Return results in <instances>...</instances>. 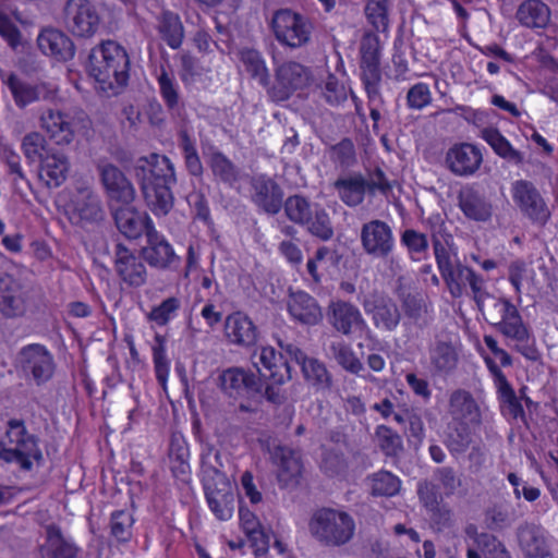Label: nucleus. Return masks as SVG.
<instances>
[{"label":"nucleus","mask_w":558,"mask_h":558,"mask_svg":"<svg viewBox=\"0 0 558 558\" xmlns=\"http://www.w3.org/2000/svg\"><path fill=\"white\" fill-rule=\"evenodd\" d=\"M133 170L147 207L156 216L168 215L174 205L172 187L177 184L173 162L153 153L138 158Z\"/></svg>","instance_id":"nucleus-1"},{"label":"nucleus","mask_w":558,"mask_h":558,"mask_svg":"<svg viewBox=\"0 0 558 558\" xmlns=\"http://www.w3.org/2000/svg\"><path fill=\"white\" fill-rule=\"evenodd\" d=\"M130 59L125 49L112 40L93 48L88 58V73L104 92L118 94L129 81Z\"/></svg>","instance_id":"nucleus-2"},{"label":"nucleus","mask_w":558,"mask_h":558,"mask_svg":"<svg viewBox=\"0 0 558 558\" xmlns=\"http://www.w3.org/2000/svg\"><path fill=\"white\" fill-rule=\"evenodd\" d=\"M308 531L319 544L341 547L354 537L355 521L343 510L323 507L313 512L308 521Z\"/></svg>","instance_id":"nucleus-3"},{"label":"nucleus","mask_w":558,"mask_h":558,"mask_svg":"<svg viewBox=\"0 0 558 558\" xmlns=\"http://www.w3.org/2000/svg\"><path fill=\"white\" fill-rule=\"evenodd\" d=\"M9 445L4 447L0 441V459L5 462H15L24 471H31L34 462L40 465L44 461L43 452L38 446V437L28 433L24 421L12 418L8 422L5 432Z\"/></svg>","instance_id":"nucleus-4"},{"label":"nucleus","mask_w":558,"mask_h":558,"mask_svg":"<svg viewBox=\"0 0 558 558\" xmlns=\"http://www.w3.org/2000/svg\"><path fill=\"white\" fill-rule=\"evenodd\" d=\"M478 308L486 320L506 338L520 342L529 338L530 332L520 312L508 299L486 293L484 303Z\"/></svg>","instance_id":"nucleus-5"},{"label":"nucleus","mask_w":558,"mask_h":558,"mask_svg":"<svg viewBox=\"0 0 558 558\" xmlns=\"http://www.w3.org/2000/svg\"><path fill=\"white\" fill-rule=\"evenodd\" d=\"M270 26L276 39L291 49L307 46L314 31V25L308 17L290 9L276 11Z\"/></svg>","instance_id":"nucleus-6"},{"label":"nucleus","mask_w":558,"mask_h":558,"mask_svg":"<svg viewBox=\"0 0 558 558\" xmlns=\"http://www.w3.org/2000/svg\"><path fill=\"white\" fill-rule=\"evenodd\" d=\"M357 299L375 329L383 332H393L398 329L402 314L391 296L383 291L373 290L367 293L360 292Z\"/></svg>","instance_id":"nucleus-7"},{"label":"nucleus","mask_w":558,"mask_h":558,"mask_svg":"<svg viewBox=\"0 0 558 558\" xmlns=\"http://www.w3.org/2000/svg\"><path fill=\"white\" fill-rule=\"evenodd\" d=\"M312 77L310 68L296 61H283L275 68V82L269 83L267 95L270 100L281 102L308 85Z\"/></svg>","instance_id":"nucleus-8"},{"label":"nucleus","mask_w":558,"mask_h":558,"mask_svg":"<svg viewBox=\"0 0 558 558\" xmlns=\"http://www.w3.org/2000/svg\"><path fill=\"white\" fill-rule=\"evenodd\" d=\"M511 195L521 214L537 227H545L551 217V211L544 197L527 180H517L511 184Z\"/></svg>","instance_id":"nucleus-9"},{"label":"nucleus","mask_w":558,"mask_h":558,"mask_svg":"<svg viewBox=\"0 0 558 558\" xmlns=\"http://www.w3.org/2000/svg\"><path fill=\"white\" fill-rule=\"evenodd\" d=\"M62 24L73 36L90 38L100 26V16L88 0H66L62 10Z\"/></svg>","instance_id":"nucleus-10"},{"label":"nucleus","mask_w":558,"mask_h":558,"mask_svg":"<svg viewBox=\"0 0 558 558\" xmlns=\"http://www.w3.org/2000/svg\"><path fill=\"white\" fill-rule=\"evenodd\" d=\"M19 365L26 379L40 386L49 381L54 374V360L41 344H29L19 353Z\"/></svg>","instance_id":"nucleus-11"},{"label":"nucleus","mask_w":558,"mask_h":558,"mask_svg":"<svg viewBox=\"0 0 558 558\" xmlns=\"http://www.w3.org/2000/svg\"><path fill=\"white\" fill-rule=\"evenodd\" d=\"M113 267L119 279L130 288H140L147 281V268L142 254L121 243L114 247Z\"/></svg>","instance_id":"nucleus-12"},{"label":"nucleus","mask_w":558,"mask_h":558,"mask_svg":"<svg viewBox=\"0 0 558 558\" xmlns=\"http://www.w3.org/2000/svg\"><path fill=\"white\" fill-rule=\"evenodd\" d=\"M360 239L364 252L376 258H388L395 247L391 227L379 219L364 223L361 228Z\"/></svg>","instance_id":"nucleus-13"},{"label":"nucleus","mask_w":558,"mask_h":558,"mask_svg":"<svg viewBox=\"0 0 558 558\" xmlns=\"http://www.w3.org/2000/svg\"><path fill=\"white\" fill-rule=\"evenodd\" d=\"M96 169L105 191L111 199L124 205L134 201L135 189L118 166L107 160H98Z\"/></svg>","instance_id":"nucleus-14"},{"label":"nucleus","mask_w":558,"mask_h":558,"mask_svg":"<svg viewBox=\"0 0 558 558\" xmlns=\"http://www.w3.org/2000/svg\"><path fill=\"white\" fill-rule=\"evenodd\" d=\"M327 320L336 331L345 337L366 328L361 311L354 304L342 300L330 302L327 308Z\"/></svg>","instance_id":"nucleus-15"},{"label":"nucleus","mask_w":558,"mask_h":558,"mask_svg":"<svg viewBox=\"0 0 558 558\" xmlns=\"http://www.w3.org/2000/svg\"><path fill=\"white\" fill-rule=\"evenodd\" d=\"M252 361L260 379L264 378L274 384L283 385L292 378L289 362L281 354H277L271 347H263L259 351L254 352Z\"/></svg>","instance_id":"nucleus-16"},{"label":"nucleus","mask_w":558,"mask_h":558,"mask_svg":"<svg viewBox=\"0 0 558 558\" xmlns=\"http://www.w3.org/2000/svg\"><path fill=\"white\" fill-rule=\"evenodd\" d=\"M251 201L255 206L269 215H276L282 208L283 190L270 177L254 175L250 180Z\"/></svg>","instance_id":"nucleus-17"},{"label":"nucleus","mask_w":558,"mask_h":558,"mask_svg":"<svg viewBox=\"0 0 558 558\" xmlns=\"http://www.w3.org/2000/svg\"><path fill=\"white\" fill-rule=\"evenodd\" d=\"M449 291L453 298L461 296L466 292L468 287L473 293L477 306L484 303L486 292L483 289L484 280L473 269L457 262L456 265L444 277Z\"/></svg>","instance_id":"nucleus-18"},{"label":"nucleus","mask_w":558,"mask_h":558,"mask_svg":"<svg viewBox=\"0 0 558 558\" xmlns=\"http://www.w3.org/2000/svg\"><path fill=\"white\" fill-rule=\"evenodd\" d=\"M27 311V293L12 275H0V314L7 318L23 316Z\"/></svg>","instance_id":"nucleus-19"},{"label":"nucleus","mask_w":558,"mask_h":558,"mask_svg":"<svg viewBox=\"0 0 558 558\" xmlns=\"http://www.w3.org/2000/svg\"><path fill=\"white\" fill-rule=\"evenodd\" d=\"M4 84L8 86L15 105L20 108L39 100H52L58 92L57 87L51 84L32 85L13 73L4 80Z\"/></svg>","instance_id":"nucleus-20"},{"label":"nucleus","mask_w":558,"mask_h":558,"mask_svg":"<svg viewBox=\"0 0 558 558\" xmlns=\"http://www.w3.org/2000/svg\"><path fill=\"white\" fill-rule=\"evenodd\" d=\"M429 361L433 371L439 375L452 373L459 363V343L450 335H438L429 348Z\"/></svg>","instance_id":"nucleus-21"},{"label":"nucleus","mask_w":558,"mask_h":558,"mask_svg":"<svg viewBox=\"0 0 558 558\" xmlns=\"http://www.w3.org/2000/svg\"><path fill=\"white\" fill-rule=\"evenodd\" d=\"M445 162L453 174L469 177L480 169L483 162V155L473 144H454L448 149Z\"/></svg>","instance_id":"nucleus-22"},{"label":"nucleus","mask_w":558,"mask_h":558,"mask_svg":"<svg viewBox=\"0 0 558 558\" xmlns=\"http://www.w3.org/2000/svg\"><path fill=\"white\" fill-rule=\"evenodd\" d=\"M104 218L99 195L87 185L78 186L72 199L71 220L74 223L97 222Z\"/></svg>","instance_id":"nucleus-23"},{"label":"nucleus","mask_w":558,"mask_h":558,"mask_svg":"<svg viewBox=\"0 0 558 558\" xmlns=\"http://www.w3.org/2000/svg\"><path fill=\"white\" fill-rule=\"evenodd\" d=\"M274 464L277 465V477L281 486L296 485L302 474L301 453L288 446H275L270 451Z\"/></svg>","instance_id":"nucleus-24"},{"label":"nucleus","mask_w":558,"mask_h":558,"mask_svg":"<svg viewBox=\"0 0 558 558\" xmlns=\"http://www.w3.org/2000/svg\"><path fill=\"white\" fill-rule=\"evenodd\" d=\"M221 389L230 397L262 393V379L252 372L231 367L219 376Z\"/></svg>","instance_id":"nucleus-25"},{"label":"nucleus","mask_w":558,"mask_h":558,"mask_svg":"<svg viewBox=\"0 0 558 558\" xmlns=\"http://www.w3.org/2000/svg\"><path fill=\"white\" fill-rule=\"evenodd\" d=\"M517 537L523 558H554L542 526L524 522L519 525Z\"/></svg>","instance_id":"nucleus-26"},{"label":"nucleus","mask_w":558,"mask_h":558,"mask_svg":"<svg viewBox=\"0 0 558 558\" xmlns=\"http://www.w3.org/2000/svg\"><path fill=\"white\" fill-rule=\"evenodd\" d=\"M149 228L146 235V245L142 247L140 253L151 267L168 268L178 257L165 236L159 234L155 227Z\"/></svg>","instance_id":"nucleus-27"},{"label":"nucleus","mask_w":558,"mask_h":558,"mask_svg":"<svg viewBox=\"0 0 558 558\" xmlns=\"http://www.w3.org/2000/svg\"><path fill=\"white\" fill-rule=\"evenodd\" d=\"M458 205L464 216L474 221H487L493 215V204L485 192L465 186L458 194Z\"/></svg>","instance_id":"nucleus-28"},{"label":"nucleus","mask_w":558,"mask_h":558,"mask_svg":"<svg viewBox=\"0 0 558 558\" xmlns=\"http://www.w3.org/2000/svg\"><path fill=\"white\" fill-rule=\"evenodd\" d=\"M288 312L299 323L314 326L323 319L322 308L317 301L306 292L298 291L289 295Z\"/></svg>","instance_id":"nucleus-29"},{"label":"nucleus","mask_w":558,"mask_h":558,"mask_svg":"<svg viewBox=\"0 0 558 558\" xmlns=\"http://www.w3.org/2000/svg\"><path fill=\"white\" fill-rule=\"evenodd\" d=\"M39 49L59 61H68L74 57L75 46L63 32L54 28L43 31L37 38Z\"/></svg>","instance_id":"nucleus-30"},{"label":"nucleus","mask_w":558,"mask_h":558,"mask_svg":"<svg viewBox=\"0 0 558 558\" xmlns=\"http://www.w3.org/2000/svg\"><path fill=\"white\" fill-rule=\"evenodd\" d=\"M225 332L231 343L241 347H251L257 341L256 326L246 315L240 312L226 318Z\"/></svg>","instance_id":"nucleus-31"},{"label":"nucleus","mask_w":558,"mask_h":558,"mask_svg":"<svg viewBox=\"0 0 558 558\" xmlns=\"http://www.w3.org/2000/svg\"><path fill=\"white\" fill-rule=\"evenodd\" d=\"M117 228L129 239H137L142 233L147 235L149 227H154L146 214H141L131 207H120L114 211Z\"/></svg>","instance_id":"nucleus-32"},{"label":"nucleus","mask_w":558,"mask_h":558,"mask_svg":"<svg viewBox=\"0 0 558 558\" xmlns=\"http://www.w3.org/2000/svg\"><path fill=\"white\" fill-rule=\"evenodd\" d=\"M449 413L453 420L461 421L462 424L481 423V413L477 403L470 392L465 390H456L449 399Z\"/></svg>","instance_id":"nucleus-33"},{"label":"nucleus","mask_w":558,"mask_h":558,"mask_svg":"<svg viewBox=\"0 0 558 558\" xmlns=\"http://www.w3.org/2000/svg\"><path fill=\"white\" fill-rule=\"evenodd\" d=\"M333 187L339 198L349 207H356L364 201L366 193V179L361 173L338 178Z\"/></svg>","instance_id":"nucleus-34"},{"label":"nucleus","mask_w":558,"mask_h":558,"mask_svg":"<svg viewBox=\"0 0 558 558\" xmlns=\"http://www.w3.org/2000/svg\"><path fill=\"white\" fill-rule=\"evenodd\" d=\"M41 126L57 144H70L74 138V129L70 117L60 111L47 110L41 116Z\"/></svg>","instance_id":"nucleus-35"},{"label":"nucleus","mask_w":558,"mask_h":558,"mask_svg":"<svg viewBox=\"0 0 558 558\" xmlns=\"http://www.w3.org/2000/svg\"><path fill=\"white\" fill-rule=\"evenodd\" d=\"M515 16L524 27L545 28L550 20V10L541 0H525L519 5Z\"/></svg>","instance_id":"nucleus-36"},{"label":"nucleus","mask_w":558,"mask_h":558,"mask_svg":"<svg viewBox=\"0 0 558 558\" xmlns=\"http://www.w3.org/2000/svg\"><path fill=\"white\" fill-rule=\"evenodd\" d=\"M69 161L64 155L47 154L40 162L38 177L48 187H58L66 179Z\"/></svg>","instance_id":"nucleus-37"},{"label":"nucleus","mask_w":558,"mask_h":558,"mask_svg":"<svg viewBox=\"0 0 558 558\" xmlns=\"http://www.w3.org/2000/svg\"><path fill=\"white\" fill-rule=\"evenodd\" d=\"M46 534L47 542L40 549L41 558H76L77 547L62 535L58 526H47Z\"/></svg>","instance_id":"nucleus-38"},{"label":"nucleus","mask_w":558,"mask_h":558,"mask_svg":"<svg viewBox=\"0 0 558 558\" xmlns=\"http://www.w3.org/2000/svg\"><path fill=\"white\" fill-rule=\"evenodd\" d=\"M239 59L251 78L257 81L267 90L270 74L262 52L254 48L244 47L239 50Z\"/></svg>","instance_id":"nucleus-39"},{"label":"nucleus","mask_w":558,"mask_h":558,"mask_svg":"<svg viewBox=\"0 0 558 558\" xmlns=\"http://www.w3.org/2000/svg\"><path fill=\"white\" fill-rule=\"evenodd\" d=\"M157 29L170 48H180L184 38V27L177 13L168 10L162 11L157 17Z\"/></svg>","instance_id":"nucleus-40"},{"label":"nucleus","mask_w":558,"mask_h":558,"mask_svg":"<svg viewBox=\"0 0 558 558\" xmlns=\"http://www.w3.org/2000/svg\"><path fill=\"white\" fill-rule=\"evenodd\" d=\"M428 223L430 225V236L434 248L435 258L438 265V268L441 272L442 278L447 275V272L456 265L450 258V255L442 244L440 236H442L444 231V221L439 216L428 219Z\"/></svg>","instance_id":"nucleus-41"},{"label":"nucleus","mask_w":558,"mask_h":558,"mask_svg":"<svg viewBox=\"0 0 558 558\" xmlns=\"http://www.w3.org/2000/svg\"><path fill=\"white\" fill-rule=\"evenodd\" d=\"M482 138L485 140L501 158L515 165L523 162L522 153L514 149L497 129L486 128L482 130Z\"/></svg>","instance_id":"nucleus-42"},{"label":"nucleus","mask_w":558,"mask_h":558,"mask_svg":"<svg viewBox=\"0 0 558 558\" xmlns=\"http://www.w3.org/2000/svg\"><path fill=\"white\" fill-rule=\"evenodd\" d=\"M302 227H305L311 235L324 242L331 240L335 235L330 216L319 205H314L313 215L307 218V222L303 223Z\"/></svg>","instance_id":"nucleus-43"},{"label":"nucleus","mask_w":558,"mask_h":558,"mask_svg":"<svg viewBox=\"0 0 558 558\" xmlns=\"http://www.w3.org/2000/svg\"><path fill=\"white\" fill-rule=\"evenodd\" d=\"M208 165L215 178L228 185H233L240 179L239 168L219 150L210 154Z\"/></svg>","instance_id":"nucleus-44"},{"label":"nucleus","mask_w":558,"mask_h":558,"mask_svg":"<svg viewBox=\"0 0 558 558\" xmlns=\"http://www.w3.org/2000/svg\"><path fill=\"white\" fill-rule=\"evenodd\" d=\"M405 316L420 329L428 326L430 316L427 304L418 294H407L402 300Z\"/></svg>","instance_id":"nucleus-45"},{"label":"nucleus","mask_w":558,"mask_h":558,"mask_svg":"<svg viewBox=\"0 0 558 558\" xmlns=\"http://www.w3.org/2000/svg\"><path fill=\"white\" fill-rule=\"evenodd\" d=\"M302 374L316 390H329L332 387V376L326 365L315 357H311L303 366Z\"/></svg>","instance_id":"nucleus-46"},{"label":"nucleus","mask_w":558,"mask_h":558,"mask_svg":"<svg viewBox=\"0 0 558 558\" xmlns=\"http://www.w3.org/2000/svg\"><path fill=\"white\" fill-rule=\"evenodd\" d=\"M287 218L299 226L307 222V218L313 215L314 207L311 202L303 195H290L282 202Z\"/></svg>","instance_id":"nucleus-47"},{"label":"nucleus","mask_w":558,"mask_h":558,"mask_svg":"<svg viewBox=\"0 0 558 558\" xmlns=\"http://www.w3.org/2000/svg\"><path fill=\"white\" fill-rule=\"evenodd\" d=\"M179 147L183 153L187 172L193 177H201L204 172V167L197 153L195 141L186 130L179 132Z\"/></svg>","instance_id":"nucleus-48"},{"label":"nucleus","mask_w":558,"mask_h":558,"mask_svg":"<svg viewBox=\"0 0 558 558\" xmlns=\"http://www.w3.org/2000/svg\"><path fill=\"white\" fill-rule=\"evenodd\" d=\"M373 496H393L400 489V480L388 471L376 472L366 478Z\"/></svg>","instance_id":"nucleus-49"},{"label":"nucleus","mask_w":558,"mask_h":558,"mask_svg":"<svg viewBox=\"0 0 558 558\" xmlns=\"http://www.w3.org/2000/svg\"><path fill=\"white\" fill-rule=\"evenodd\" d=\"M330 351L336 362L347 372L359 375L364 369L362 362L349 344L342 341L332 342Z\"/></svg>","instance_id":"nucleus-50"},{"label":"nucleus","mask_w":558,"mask_h":558,"mask_svg":"<svg viewBox=\"0 0 558 558\" xmlns=\"http://www.w3.org/2000/svg\"><path fill=\"white\" fill-rule=\"evenodd\" d=\"M210 510L221 521L231 519L234 511L235 495L234 489L228 492L206 495Z\"/></svg>","instance_id":"nucleus-51"},{"label":"nucleus","mask_w":558,"mask_h":558,"mask_svg":"<svg viewBox=\"0 0 558 558\" xmlns=\"http://www.w3.org/2000/svg\"><path fill=\"white\" fill-rule=\"evenodd\" d=\"M360 69L367 99L371 104H384V98L380 93L381 72L379 65H360Z\"/></svg>","instance_id":"nucleus-52"},{"label":"nucleus","mask_w":558,"mask_h":558,"mask_svg":"<svg viewBox=\"0 0 558 558\" xmlns=\"http://www.w3.org/2000/svg\"><path fill=\"white\" fill-rule=\"evenodd\" d=\"M319 468L327 476H339L347 472L348 461L342 451L336 448H324Z\"/></svg>","instance_id":"nucleus-53"},{"label":"nucleus","mask_w":558,"mask_h":558,"mask_svg":"<svg viewBox=\"0 0 558 558\" xmlns=\"http://www.w3.org/2000/svg\"><path fill=\"white\" fill-rule=\"evenodd\" d=\"M134 519L125 510H117L110 517V534L118 542H128L132 537V526Z\"/></svg>","instance_id":"nucleus-54"},{"label":"nucleus","mask_w":558,"mask_h":558,"mask_svg":"<svg viewBox=\"0 0 558 558\" xmlns=\"http://www.w3.org/2000/svg\"><path fill=\"white\" fill-rule=\"evenodd\" d=\"M375 436L379 448L386 456L396 457L402 451V439L390 427L386 425L377 426Z\"/></svg>","instance_id":"nucleus-55"},{"label":"nucleus","mask_w":558,"mask_h":558,"mask_svg":"<svg viewBox=\"0 0 558 558\" xmlns=\"http://www.w3.org/2000/svg\"><path fill=\"white\" fill-rule=\"evenodd\" d=\"M401 243L407 247L412 259H420L428 251L426 234L414 229H405L401 234Z\"/></svg>","instance_id":"nucleus-56"},{"label":"nucleus","mask_w":558,"mask_h":558,"mask_svg":"<svg viewBox=\"0 0 558 558\" xmlns=\"http://www.w3.org/2000/svg\"><path fill=\"white\" fill-rule=\"evenodd\" d=\"M365 15L375 29L385 32L389 23L387 0H367Z\"/></svg>","instance_id":"nucleus-57"},{"label":"nucleus","mask_w":558,"mask_h":558,"mask_svg":"<svg viewBox=\"0 0 558 558\" xmlns=\"http://www.w3.org/2000/svg\"><path fill=\"white\" fill-rule=\"evenodd\" d=\"M158 85L160 95L168 109H175L179 106L180 96L174 76L170 75L166 69L162 68L158 76Z\"/></svg>","instance_id":"nucleus-58"},{"label":"nucleus","mask_w":558,"mask_h":558,"mask_svg":"<svg viewBox=\"0 0 558 558\" xmlns=\"http://www.w3.org/2000/svg\"><path fill=\"white\" fill-rule=\"evenodd\" d=\"M223 466L220 450L213 445L204 444L201 452L202 476L225 472Z\"/></svg>","instance_id":"nucleus-59"},{"label":"nucleus","mask_w":558,"mask_h":558,"mask_svg":"<svg viewBox=\"0 0 558 558\" xmlns=\"http://www.w3.org/2000/svg\"><path fill=\"white\" fill-rule=\"evenodd\" d=\"M22 149L29 162L43 161L46 151V140L38 132L26 134L22 142Z\"/></svg>","instance_id":"nucleus-60"},{"label":"nucleus","mask_w":558,"mask_h":558,"mask_svg":"<svg viewBox=\"0 0 558 558\" xmlns=\"http://www.w3.org/2000/svg\"><path fill=\"white\" fill-rule=\"evenodd\" d=\"M181 306L178 298L171 296L155 306L148 314V319L159 326L167 325Z\"/></svg>","instance_id":"nucleus-61"},{"label":"nucleus","mask_w":558,"mask_h":558,"mask_svg":"<svg viewBox=\"0 0 558 558\" xmlns=\"http://www.w3.org/2000/svg\"><path fill=\"white\" fill-rule=\"evenodd\" d=\"M360 65H380V45L375 35H366L361 41Z\"/></svg>","instance_id":"nucleus-62"},{"label":"nucleus","mask_w":558,"mask_h":558,"mask_svg":"<svg viewBox=\"0 0 558 558\" xmlns=\"http://www.w3.org/2000/svg\"><path fill=\"white\" fill-rule=\"evenodd\" d=\"M468 425L460 423L448 434L447 447L452 453H462L470 446L472 438Z\"/></svg>","instance_id":"nucleus-63"},{"label":"nucleus","mask_w":558,"mask_h":558,"mask_svg":"<svg viewBox=\"0 0 558 558\" xmlns=\"http://www.w3.org/2000/svg\"><path fill=\"white\" fill-rule=\"evenodd\" d=\"M331 158L341 167H351L355 163V148L350 138H343L331 147Z\"/></svg>","instance_id":"nucleus-64"}]
</instances>
